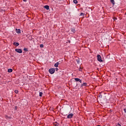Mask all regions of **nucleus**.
<instances>
[{"label": "nucleus", "mask_w": 126, "mask_h": 126, "mask_svg": "<svg viewBox=\"0 0 126 126\" xmlns=\"http://www.w3.org/2000/svg\"><path fill=\"white\" fill-rule=\"evenodd\" d=\"M97 61L99 62L100 63H102L103 62V60H102V58L101 57V56L100 55H97Z\"/></svg>", "instance_id": "1"}, {"label": "nucleus", "mask_w": 126, "mask_h": 126, "mask_svg": "<svg viewBox=\"0 0 126 126\" xmlns=\"http://www.w3.org/2000/svg\"><path fill=\"white\" fill-rule=\"evenodd\" d=\"M49 72L51 73V74H53L55 73V69L51 68L49 70Z\"/></svg>", "instance_id": "2"}, {"label": "nucleus", "mask_w": 126, "mask_h": 126, "mask_svg": "<svg viewBox=\"0 0 126 126\" xmlns=\"http://www.w3.org/2000/svg\"><path fill=\"white\" fill-rule=\"evenodd\" d=\"M74 80L76 82H80V83H82V81L78 78H76L74 79Z\"/></svg>", "instance_id": "3"}, {"label": "nucleus", "mask_w": 126, "mask_h": 126, "mask_svg": "<svg viewBox=\"0 0 126 126\" xmlns=\"http://www.w3.org/2000/svg\"><path fill=\"white\" fill-rule=\"evenodd\" d=\"M15 51L17 52V53H19V54H21L22 53V50L20 49H16Z\"/></svg>", "instance_id": "4"}, {"label": "nucleus", "mask_w": 126, "mask_h": 126, "mask_svg": "<svg viewBox=\"0 0 126 126\" xmlns=\"http://www.w3.org/2000/svg\"><path fill=\"white\" fill-rule=\"evenodd\" d=\"M73 117V114L70 113V114L68 115L67 116V119H71Z\"/></svg>", "instance_id": "5"}, {"label": "nucleus", "mask_w": 126, "mask_h": 126, "mask_svg": "<svg viewBox=\"0 0 126 126\" xmlns=\"http://www.w3.org/2000/svg\"><path fill=\"white\" fill-rule=\"evenodd\" d=\"M14 46H16V47H18L19 46V43L18 42H14L13 43Z\"/></svg>", "instance_id": "6"}, {"label": "nucleus", "mask_w": 126, "mask_h": 126, "mask_svg": "<svg viewBox=\"0 0 126 126\" xmlns=\"http://www.w3.org/2000/svg\"><path fill=\"white\" fill-rule=\"evenodd\" d=\"M59 64H60V63L59 62H57L55 64H54V66L55 67H58V66H59Z\"/></svg>", "instance_id": "7"}, {"label": "nucleus", "mask_w": 126, "mask_h": 126, "mask_svg": "<svg viewBox=\"0 0 126 126\" xmlns=\"http://www.w3.org/2000/svg\"><path fill=\"white\" fill-rule=\"evenodd\" d=\"M44 8H45L47 10H49V9H50V7L49 6V5H45L44 6Z\"/></svg>", "instance_id": "8"}, {"label": "nucleus", "mask_w": 126, "mask_h": 126, "mask_svg": "<svg viewBox=\"0 0 126 126\" xmlns=\"http://www.w3.org/2000/svg\"><path fill=\"white\" fill-rule=\"evenodd\" d=\"M16 32L18 34H20L21 32H20V30L19 29H16Z\"/></svg>", "instance_id": "9"}, {"label": "nucleus", "mask_w": 126, "mask_h": 126, "mask_svg": "<svg viewBox=\"0 0 126 126\" xmlns=\"http://www.w3.org/2000/svg\"><path fill=\"white\" fill-rule=\"evenodd\" d=\"M73 2L75 4H77V3H78V1H77V0H73Z\"/></svg>", "instance_id": "10"}, {"label": "nucleus", "mask_w": 126, "mask_h": 126, "mask_svg": "<svg viewBox=\"0 0 126 126\" xmlns=\"http://www.w3.org/2000/svg\"><path fill=\"white\" fill-rule=\"evenodd\" d=\"M87 85V83H83L82 84V86H86Z\"/></svg>", "instance_id": "11"}, {"label": "nucleus", "mask_w": 126, "mask_h": 126, "mask_svg": "<svg viewBox=\"0 0 126 126\" xmlns=\"http://www.w3.org/2000/svg\"><path fill=\"white\" fill-rule=\"evenodd\" d=\"M12 71H13V70L11 68L8 69V72H12Z\"/></svg>", "instance_id": "12"}, {"label": "nucleus", "mask_w": 126, "mask_h": 126, "mask_svg": "<svg viewBox=\"0 0 126 126\" xmlns=\"http://www.w3.org/2000/svg\"><path fill=\"white\" fill-rule=\"evenodd\" d=\"M71 32H73V33H75V29H71Z\"/></svg>", "instance_id": "13"}, {"label": "nucleus", "mask_w": 126, "mask_h": 126, "mask_svg": "<svg viewBox=\"0 0 126 126\" xmlns=\"http://www.w3.org/2000/svg\"><path fill=\"white\" fill-rule=\"evenodd\" d=\"M111 2L113 4H115V0H110Z\"/></svg>", "instance_id": "14"}, {"label": "nucleus", "mask_w": 126, "mask_h": 126, "mask_svg": "<svg viewBox=\"0 0 126 126\" xmlns=\"http://www.w3.org/2000/svg\"><path fill=\"white\" fill-rule=\"evenodd\" d=\"M42 95H43L42 92H39V96L42 97Z\"/></svg>", "instance_id": "15"}, {"label": "nucleus", "mask_w": 126, "mask_h": 126, "mask_svg": "<svg viewBox=\"0 0 126 126\" xmlns=\"http://www.w3.org/2000/svg\"><path fill=\"white\" fill-rule=\"evenodd\" d=\"M84 15H85V13H80V16H84Z\"/></svg>", "instance_id": "16"}, {"label": "nucleus", "mask_w": 126, "mask_h": 126, "mask_svg": "<svg viewBox=\"0 0 126 126\" xmlns=\"http://www.w3.org/2000/svg\"><path fill=\"white\" fill-rule=\"evenodd\" d=\"M77 63H80V60L79 59L76 60Z\"/></svg>", "instance_id": "17"}, {"label": "nucleus", "mask_w": 126, "mask_h": 126, "mask_svg": "<svg viewBox=\"0 0 126 126\" xmlns=\"http://www.w3.org/2000/svg\"><path fill=\"white\" fill-rule=\"evenodd\" d=\"M40 48H44V45H43V44H40Z\"/></svg>", "instance_id": "18"}, {"label": "nucleus", "mask_w": 126, "mask_h": 126, "mask_svg": "<svg viewBox=\"0 0 126 126\" xmlns=\"http://www.w3.org/2000/svg\"><path fill=\"white\" fill-rule=\"evenodd\" d=\"M15 93H16V94H18V90H15Z\"/></svg>", "instance_id": "19"}, {"label": "nucleus", "mask_w": 126, "mask_h": 126, "mask_svg": "<svg viewBox=\"0 0 126 126\" xmlns=\"http://www.w3.org/2000/svg\"><path fill=\"white\" fill-rule=\"evenodd\" d=\"M79 71H81L82 70V69L81 68V67H80L79 68Z\"/></svg>", "instance_id": "20"}, {"label": "nucleus", "mask_w": 126, "mask_h": 126, "mask_svg": "<svg viewBox=\"0 0 126 126\" xmlns=\"http://www.w3.org/2000/svg\"><path fill=\"white\" fill-rule=\"evenodd\" d=\"M116 126H121V125L120 124H118Z\"/></svg>", "instance_id": "21"}, {"label": "nucleus", "mask_w": 126, "mask_h": 126, "mask_svg": "<svg viewBox=\"0 0 126 126\" xmlns=\"http://www.w3.org/2000/svg\"><path fill=\"white\" fill-rule=\"evenodd\" d=\"M23 1H24L25 2H26V1H27V0H23Z\"/></svg>", "instance_id": "22"}, {"label": "nucleus", "mask_w": 126, "mask_h": 126, "mask_svg": "<svg viewBox=\"0 0 126 126\" xmlns=\"http://www.w3.org/2000/svg\"><path fill=\"white\" fill-rule=\"evenodd\" d=\"M15 109L16 110V109H17V106H15Z\"/></svg>", "instance_id": "23"}, {"label": "nucleus", "mask_w": 126, "mask_h": 126, "mask_svg": "<svg viewBox=\"0 0 126 126\" xmlns=\"http://www.w3.org/2000/svg\"><path fill=\"white\" fill-rule=\"evenodd\" d=\"M24 51H26V48H24Z\"/></svg>", "instance_id": "24"}, {"label": "nucleus", "mask_w": 126, "mask_h": 126, "mask_svg": "<svg viewBox=\"0 0 126 126\" xmlns=\"http://www.w3.org/2000/svg\"><path fill=\"white\" fill-rule=\"evenodd\" d=\"M117 20V18H115V20Z\"/></svg>", "instance_id": "25"}, {"label": "nucleus", "mask_w": 126, "mask_h": 126, "mask_svg": "<svg viewBox=\"0 0 126 126\" xmlns=\"http://www.w3.org/2000/svg\"><path fill=\"white\" fill-rule=\"evenodd\" d=\"M69 43H70V41H69Z\"/></svg>", "instance_id": "26"}, {"label": "nucleus", "mask_w": 126, "mask_h": 126, "mask_svg": "<svg viewBox=\"0 0 126 126\" xmlns=\"http://www.w3.org/2000/svg\"><path fill=\"white\" fill-rule=\"evenodd\" d=\"M100 126V125H97V126Z\"/></svg>", "instance_id": "27"}, {"label": "nucleus", "mask_w": 126, "mask_h": 126, "mask_svg": "<svg viewBox=\"0 0 126 126\" xmlns=\"http://www.w3.org/2000/svg\"><path fill=\"white\" fill-rule=\"evenodd\" d=\"M58 68H57V70H58Z\"/></svg>", "instance_id": "28"}]
</instances>
